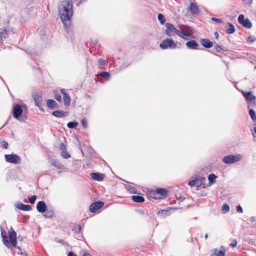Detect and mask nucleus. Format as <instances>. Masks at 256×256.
Wrapping results in <instances>:
<instances>
[{"label": "nucleus", "mask_w": 256, "mask_h": 256, "mask_svg": "<svg viewBox=\"0 0 256 256\" xmlns=\"http://www.w3.org/2000/svg\"><path fill=\"white\" fill-rule=\"evenodd\" d=\"M182 26V30H184L186 32V31L190 30V26H186V25H182V26Z\"/></svg>", "instance_id": "a18cd8bd"}, {"label": "nucleus", "mask_w": 256, "mask_h": 256, "mask_svg": "<svg viewBox=\"0 0 256 256\" xmlns=\"http://www.w3.org/2000/svg\"><path fill=\"white\" fill-rule=\"evenodd\" d=\"M160 47L162 50H166L168 48L174 49L176 47V44L174 40L171 38H166L160 44Z\"/></svg>", "instance_id": "7ed1b4c3"}, {"label": "nucleus", "mask_w": 256, "mask_h": 256, "mask_svg": "<svg viewBox=\"0 0 256 256\" xmlns=\"http://www.w3.org/2000/svg\"><path fill=\"white\" fill-rule=\"evenodd\" d=\"M236 210L238 212L240 213H242L243 212L242 208V206H237Z\"/></svg>", "instance_id": "3c124183"}, {"label": "nucleus", "mask_w": 256, "mask_h": 256, "mask_svg": "<svg viewBox=\"0 0 256 256\" xmlns=\"http://www.w3.org/2000/svg\"><path fill=\"white\" fill-rule=\"evenodd\" d=\"M252 134H253L254 138H255V140H256V124L255 125V126L254 127V128L253 130Z\"/></svg>", "instance_id": "864d4df0"}, {"label": "nucleus", "mask_w": 256, "mask_h": 256, "mask_svg": "<svg viewBox=\"0 0 256 256\" xmlns=\"http://www.w3.org/2000/svg\"><path fill=\"white\" fill-rule=\"evenodd\" d=\"M200 42L202 45L206 48H210L213 46V43L206 38L202 39Z\"/></svg>", "instance_id": "aec40b11"}, {"label": "nucleus", "mask_w": 256, "mask_h": 256, "mask_svg": "<svg viewBox=\"0 0 256 256\" xmlns=\"http://www.w3.org/2000/svg\"><path fill=\"white\" fill-rule=\"evenodd\" d=\"M242 158V156L241 154H230L224 156L223 158V162L226 164H232L240 161Z\"/></svg>", "instance_id": "20e7f679"}, {"label": "nucleus", "mask_w": 256, "mask_h": 256, "mask_svg": "<svg viewBox=\"0 0 256 256\" xmlns=\"http://www.w3.org/2000/svg\"><path fill=\"white\" fill-rule=\"evenodd\" d=\"M9 238L11 246L16 248L17 244L16 234L12 228H10V231H9Z\"/></svg>", "instance_id": "9b49d317"}, {"label": "nucleus", "mask_w": 256, "mask_h": 256, "mask_svg": "<svg viewBox=\"0 0 256 256\" xmlns=\"http://www.w3.org/2000/svg\"><path fill=\"white\" fill-rule=\"evenodd\" d=\"M60 92L63 94V96H64V94H67L66 92V90H65L64 89H61L60 90Z\"/></svg>", "instance_id": "bf43d9fd"}, {"label": "nucleus", "mask_w": 256, "mask_h": 256, "mask_svg": "<svg viewBox=\"0 0 256 256\" xmlns=\"http://www.w3.org/2000/svg\"><path fill=\"white\" fill-rule=\"evenodd\" d=\"M58 10L60 19L66 28H68L73 14L72 4L70 0H62L58 6Z\"/></svg>", "instance_id": "f257e3e1"}, {"label": "nucleus", "mask_w": 256, "mask_h": 256, "mask_svg": "<svg viewBox=\"0 0 256 256\" xmlns=\"http://www.w3.org/2000/svg\"><path fill=\"white\" fill-rule=\"evenodd\" d=\"M36 210L39 212L43 213L46 210V205L44 201H40L36 205Z\"/></svg>", "instance_id": "dca6fc26"}, {"label": "nucleus", "mask_w": 256, "mask_h": 256, "mask_svg": "<svg viewBox=\"0 0 256 256\" xmlns=\"http://www.w3.org/2000/svg\"><path fill=\"white\" fill-rule=\"evenodd\" d=\"M91 177L92 179L96 181H101L104 178V174L100 173L92 172L90 174Z\"/></svg>", "instance_id": "a211bd4d"}, {"label": "nucleus", "mask_w": 256, "mask_h": 256, "mask_svg": "<svg viewBox=\"0 0 256 256\" xmlns=\"http://www.w3.org/2000/svg\"><path fill=\"white\" fill-rule=\"evenodd\" d=\"M104 205V203L102 202L98 201L92 203L90 206L89 210L92 212H95L98 210L102 207Z\"/></svg>", "instance_id": "f8f14e48"}, {"label": "nucleus", "mask_w": 256, "mask_h": 256, "mask_svg": "<svg viewBox=\"0 0 256 256\" xmlns=\"http://www.w3.org/2000/svg\"><path fill=\"white\" fill-rule=\"evenodd\" d=\"M83 256H91L87 252H84L83 254Z\"/></svg>", "instance_id": "680f3d73"}, {"label": "nucleus", "mask_w": 256, "mask_h": 256, "mask_svg": "<svg viewBox=\"0 0 256 256\" xmlns=\"http://www.w3.org/2000/svg\"><path fill=\"white\" fill-rule=\"evenodd\" d=\"M46 104L48 108H53V109L56 108V106H58L56 102L53 100H47Z\"/></svg>", "instance_id": "a878e982"}, {"label": "nucleus", "mask_w": 256, "mask_h": 256, "mask_svg": "<svg viewBox=\"0 0 256 256\" xmlns=\"http://www.w3.org/2000/svg\"><path fill=\"white\" fill-rule=\"evenodd\" d=\"M246 100L249 104L248 108L256 105V96L252 95L250 92H242Z\"/></svg>", "instance_id": "1a4fd4ad"}, {"label": "nucleus", "mask_w": 256, "mask_h": 256, "mask_svg": "<svg viewBox=\"0 0 256 256\" xmlns=\"http://www.w3.org/2000/svg\"><path fill=\"white\" fill-rule=\"evenodd\" d=\"M249 114L250 115V118L253 120H256V114L254 110L250 109L249 110Z\"/></svg>", "instance_id": "c9c22d12"}, {"label": "nucleus", "mask_w": 256, "mask_h": 256, "mask_svg": "<svg viewBox=\"0 0 256 256\" xmlns=\"http://www.w3.org/2000/svg\"><path fill=\"white\" fill-rule=\"evenodd\" d=\"M211 20H212V21L215 22H218V23H222V20L220 19V18H211Z\"/></svg>", "instance_id": "de8ad7c7"}, {"label": "nucleus", "mask_w": 256, "mask_h": 256, "mask_svg": "<svg viewBox=\"0 0 256 256\" xmlns=\"http://www.w3.org/2000/svg\"><path fill=\"white\" fill-rule=\"evenodd\" d=\"M16 206L17 208L24 211H30L32 210V206L30 205L24 204L21 202L17 204Z\"/></svg>", "instance_id": "f3484780"}, {"label": "nucleus", "mask_w": 256, "mask_h": 256, "mask_svg": "<svg viewBox=\"0 0 256 256\" xmlns=\"http://www.w3.org/2000/svg\"><path fill=\"white\" fill-rule=\"evenodd\" d=\"M8 36V31L6 30L0 28V44Z\"/></svg>", "instance_id": "4be33fe9"}, {"label": "nucleus", "mask_w": 256, "mask_h": 256, "mask_svg": "<svg viewBox=\"0 0 256 256\" xmlns=\"http://www.w3.org/2000/svg\"><path fill=\"white\" fill-rule=\"evenodd\" d=\"M238 21L240 24L246 28H250L252 26V24L248 18L244 19V14L239 15Z\"/></svg>", "instance_id": "9d476101"}, {"label": "nucleus", "mask_w": 256, "mask_h": 256, "mask_svg": "<svg viewBox=\"0 0 256 256\" xmlns=\"http://www.w3.org/2000/svg\"><path fill=\"white\" fill-rule=\"evenodd\" d=\"M256 40V38L254 36H250L247 38L248 42H252Z\"/></svg>", "instance_id": "37998d69"}, {"label": "nucleus", "mask_w": 256, "mask_h": 256, "mask_svg": "<svg viewBox=\"0 0 256 256\" xmlns=\"http://www.w3.org/2000/svg\"><path fill=\"white\" fill-rule=\"evenodd\" d=\"M82 126H83L84 128H86L87 127V122H86V121L85 120L82 119Z\"/></svg>", "instance_id": "8fccbe9b"}, {"label": "nucleus", "mask_w": 256, "mask_h": 256, "mask_svg": "<svg viewBox=\"0 0 256 256\" xmlns=\"http://www.w3.org/2000/svg\"><path fill=\"white\" fill-rule=\"evenodd\" d=\"M54 98L59 102L62 100V97L60 94L58 93L55 94Z\"/></svg>", "instance_id": "c03bdc74"}, {"label": "nucleus", "mask_w": 256, "mask_h": 256, "mask_svg": "<svg viewBox=\"0 0 256 256\" xmlns=\"http://www.w3.org/2000/svg\"><path fill=\"white\" fill-rule=\"evenodd\" d=\"M204 237H205L206 239L208 237V234H206Z\"/></svg>", "instance_id": "69168bd1"}, {"label": "nucleus", "mask_w": 256, "mask_h": 256, "mask_svg": "<svg viewBox=\"0 0 256 256\" xmlns=\"http://www.w3.org/2000/svg\"><path fill=\"white\" fill-rule=\"evenodd\" d=\"M230 210V206L227 204H224L222 207V210L223 213H226L228 212Z\"/></svg>", "instance_id": "e433bc0d"}, {"label": "nucleus", "mask_w": 256, "mask_h": 256, "mask_svg": "<svg viewBox=\"0 0 256 256\" xmlns=\"http://www.w3.org/2000/svg\"><path fill=\"white\" fill-rule=\"evenodd\" d=\"M132 200L136 202H142L144 201V198L140 196H132Z\"/></svg>", "instance_id": "bb28decb"}, {"label": "nucleus", "mask_w": 256, "mask_h": 256, "mask_svg": "<svg viewBox=\"0 0 256 256\" xmlns=\"http://www.w3.org/2000/svg\"><path fill=\"white\" fill-rule=\"evenodd\" d=\"M206 179L204 178H195L194 180L190 181L188 183V185L190 186H196L202 188H206L205 182Z\"/></svg>", "instance_id": "39448f33"}, {"label": "nucleus", "mask_w": 256, "mask_h": 256, "mask_svg": "<svg viewBox=\"0 0 256 256\" xmlns=\"http://www.w3.org/2000/svg\"><path fill=\"white\" fill-rule=\"evenodd\" d=\"M236 244H237V242H236V240H232V242L230 243V246L234 248V247H235V246H236Z\"/></svg>", "instance_id": "603ef678"}, {"label": "nucleus", "mask_w": 256, "mask_h": 256, "mask_svg": "<svg viewBox=\"0 0 256 256\" xmlns=\"http://www.w3.org/2000/svg\"><path fill=\"white\" fill-rule=\"evenodd\" d=\"M62 156L64 158H70V155L66 151L62 152Z\"/></svg>", "instance_id": "58836bf2"}, {"label": "nucleus", "mask_w": 256, "mask_h": 256, "mask_svg": "<svg viewBox=\"0 0 256 256\" xmlns=\"http://www.w3.org/2000/svg\"><path fill=\"white\" fill-rule=\"evenodd\" d=\"M98 64L101 66H104L106 64V60H102V59H98Z\"/></svg>", "instance_id": "79ce46f5"}, {"label": "nucleus", "mask_w": 256, "mask_h": 256, "mask_svg": "<svg viewBox=\"0 0 256 256\" xmlns=\"http://www.w3.org/2000/svg\"><path fill=\"white\" fill-rule=\"evenodd\" d=\"M80 229H81L80 226H79V231L80 230Z\"/></svg>", "instance_id": "338daca9"}, {"label": "nucleus", "mask_w": 256, "mask_h": 256, "mask_svg": "<svg viewBox=\"0 0 256 256\" xmlns=\"http://www.w3.org/2000/svg\"><path fill=\"white\" fill-rule=\"evenodd\" d=\"M4 158L6 162L12 164H18L20 162V158L16 154H5Z\"/></svg>", "instance_id": "423d86ee"}, {"label": "nucleus", "mask_w": 256, "mask_h": 256, "mask_svg": "<svg viewBox=\"0 0 256 256\" xmlns=\"http://www.w3.org/2000/svg\"><path fill=\"white\" fill-rule=\"evenodd\" d=\"M137 212L141 215L144 214V211L142 210H137Z\"/></svg>", "instance_id": "5fc2aeb1"}, {"label": "nucleus", "mask_w": 256, "mask_h": 256, "mask_svg": "<svg viewBox=\"0 0 256 256\" xmlns=\"http://www.w3.org/2000/svg\"><path fill=\"white\" fill-rule=\"evenodd\" d=\"M166 34L168 36H174L176 34H178L179 30L176 29L173 24L170 23L166 24Z\"/></svg>", "instance_id": "0eeeda50"}, {"label": "nucleus", "mask_w": 256, "mask_h": 256, "mask_svg": "<svg viewBox=\"0 0 256 256\" xmlns=\"http://www.w3.org/2000/svg\"><path fill=\"white\" fill-rule=\"evenodd\" d=\"M250 220L252 222H254L256 220V218L254 216H251L250 218Z\"/></svg>", "instance_id": "13d9d810"}, {"label": "nucleus", "mask_w": 256, "mask_h": 256, "mask_svg": "<svg viewBox=\"0 0 256 256\" xmlns=\"http://www.w3.org/2000/svg\"><path fill=\"white\" fill-rule=\"evenodd\" d=\"M245 4H250L252 2V0H244Z\"/></svg>", "instance_id": "4d7b16f0"}, {"label": "nucleus", "mask_w": 256, "mask_h": 256, "mask_svg": "<svg viewBox=\"0 0 256 256\" xmlns=\"http://www.w3.org/2000/svg\"><path fill=\"white\" fill-rule=\"evenodd\" d=\"M189 10L190 12L193 14H196L200 13L198 7L194 3H190L189 6Z\"/></svg>", "instance_id": "6ab92c4d"}, {"label": "nucleus", "mask_w": 256, "mask_h": 256, "mask_svg": "<svg viewBox=\"0 0 256 256\" xmlns=\"http://www.w3.org/2000/svg\"><path fill=\"white\" fill-rule=\"evenodd\" d=\"M40 108V110H44V109H41V108Z\"/></svg>", "instance_id": "774afa93"}, {"label": "nucleus", "mask_w": 256, "mask_h": 256, "mask_svg": "<svg viewBox=\"0 0 256 256\" xmlns=\"http://www.w3.org/2000/svg\"><path fill=\"white\" fill-rule=\"evenodd\" d=\"M60 150L62 152L66 151V146L62 143L60 145Z\"/></svg>", "instance_id": "09e8293b"}, {"label": "nucleus", "mask_w": 256, "mask_h": 256, "mask_svg": "<svg viewBox=\"0 0 256 256\" xmlns=\"http://www.w3.org/2000/svg\"><path fill=\"white\" fill-rule=\"evenodd\" d=\"M52 115L57 118H64L66 116V112L61 110L54 111L52 113Z\"/></svg>", "instance_id": "cd10ccee"}, {"label": "nucleus", "mask_w": 256, "mask_h": 256, "mask_svg": "<svg viewBox=\"0 0 256 256\" xmlns=\"http://www.w3.org/2000/svg\"><path fill=\"white\" fill-rule=\"evenodd\" d=\"M226 32L228 34H233L235 32L234 26L230 23H228L226 27Z\"/></svg>", "instance_id": "393cba45"}, {"label": "nucleus", "mask_w": 256, "mask_h": 256, "mask_svg": "<svg viewBox=\"0 0 256 256\" xmlns=\"http://www.w3.org/2000/svg\"><path fill=\"white\" fill-rule=\"evenodd\" d=\"M36 196H30L29 198V202L30 203V204H33L34 202L36 201Z\"/></svg>", "instance_id": "a19ab883"}, {"label": "nucleus", "mask_w": 256, "mask_h": 256, "mask_svg": "<svg viewBox=\"0 0 256 256\" xmlns=\"http://www.w3.org/2000/svg\"><path fill=\"white\" fill-rule=\"evenodd\" d=\"M22 120H24L26 118V116H22Z\"/></svg>", "instance_id": "e2e57ef3"}, {"label": "nucleus", "mask_w": 256, "mask_h": 256, "mask_svg": "<svg viewBox=\"0 0 256 256\" xmlns=\"http://www.w3.org/2000/svg\"><path fill=\"white\" fill-rule=\"evenodd\" d=\"M100 76L102 78H109L110 77V74L108 72H102L100 74Z\"/></svg>", "instance_id": "4c0bfd02"}, {"label": "nucleus", "mask_w": 256, "mask_h": 256, "mask_svg": "<svg viewBox=\"0 0 256 256\" xmlns=\"http://www.w3.org/2000/svg\"><path fill=\"white\" fill-rule=\"evenodd\" d=\"M22 107L24 108H26V106L25 104L22 105V106L18 104H16L14 106L13 108V116L14 118H16L17 120H20V118L22 114Z\"/></svg>", "instance_id": "6e6552de"}, {"label": "nucleus", "mask_w": 256, "mask_h": 256, "mask_svg": "<svg viewBox=\"0 0 256 256\" xmlns=\"http://www.w3.org/2000/svg\"><path fill=\"white\" fill-rule=\"evenodd\" d=\"M2 146H3L4 148V149H7L8 148V143L5 141V140H3L2 142Z\"/></svg>", "instance_id": "49530a36"}, {"label": "nucleus", "mask_w": 256, "mask_h": 256, "mask_svg": "<svg viewBox=\"0 0 256 256\" xmlns=\"http://www.w3.org/2000/svg\"><path fill=\"white\" fill-rule=\"evenodd\" d=\"M32 96L36 105L39 108H40L42 106V94L37 92H34Z\"/></svg>", "instance_id": "ddd939ff"}, {"label": "nucleus", "mask_w": 256, "mask_h": 256, "mask_svg": "<svg viewBox=\"0 0 256 256\" xmlns=\"http://www.w3.org/2000/svg\"><path fill=\"white\" fill-rule=\"evenodd\" d=\"M168 211L166 210H160L158 212V216L162 217H165L168 215Z\"/></svg>", "instance_id": "473e14b6"}, {"label": "nucleus", "mask_w": 256, "mask_h": 256, "mask_svg": "<svg viewBox=\"0 0 256 256\" xmlns=\"http://www.w3.org/2000/svg\"><path fill=\"white\" fill-rule=\"evenodd\" d=\"M214 48L216 50V52H220L222 50L220 46H218V44L216 43V44L214 46Z\"/></svg>", "instance_id": "ea45409f"}, {"label": "nucleus", "mask_w": 256, "mask_h": 256, "mask_svg": "<svg viewBox=\"0 0 256 256\" xmlns=\"http://www.w3.org/2000/svg\"><path fill=\"white\" fill-rule=\"evenodd\" d=\"M68 256H77V255L74 252H70L68 253Z\"/></svg>", "instance_id": "6e6d98bb"}, {"label": "nucleus", "mask_w": 256, "mask_h": 256, "mask_svg": "<svg viewBox=\"0 0 256 256\" xmlns=\"http://www.w3.org/2000/svg\"><path fill=\"white\" fill-rule=\"evenodd\" d=\"M214 34H215V36H216V38H218V32H216L214 33Z\"/></svg>", "instance_id": "0e129e2a"}, {"label": "nucleus", "mask_w": 256, "mask_h": 256, "mask_svg": "<svg viewBox=\"0 0 256 256\" xmlns=\"http://www.w3.org/2000/svg\"><path fill=\"white\" fill-rule=\"evenodd\" d=\"M216 176L214 174H210L208 176V179L210 182V184H212L216 182Z\"/></svg>", "instance_id": "c756f323"}, {"label": "nucleus", "mask_w": 256, "mask_h": 256, "mask_svg": "<svg viewBox=\"0 0 256 256\" xmlns=\"http://www.w3.org/2000/svg\"><path fill=\"white\" fill-rule=\"evenodd\" d=\"M222 250L218 249H214L213 254L212 256H224L225 251L223 247L220 248Z\"/></svg>", "instance_id": "5701e85b"}, {"label": "nucleus", "mask_w": 256, "mask_h": 256, "mask_svg": "<svg viewBox=\"0 0 256 256\" xmlns=\"http://www.w3.org/2000/svg\"><path fill=\"white\" fill-rule=\"evenodd\" d=\"M186 46L190 49L195 50L198 46V44L196 42V41L194 40H191L186 42Z\"/></svg>", "instance_id": "412c9836"}, {"label": "nucleus", "mask_w": 256, "mask_h": 256, "mask_svg": "<svg viewBox=\"0 0 256 256\" xmlns=\"http://www.w3.org/2000/svg\"><path fill=\"white\" fill-rule=\"evenodd\" d=\"M126 189L130 193L138 194L137 190L130 185L126 186Z\"/></svg>", "instance_id": "72a5a7b5"}, {"label": "nucleus", "mask_w": 256, "mask_h": 256, "mask_svg": "<svg viewBox=\"0 0 256 256\" xmlns=\"http://www.w3.org/2000/svg\"><path fill=\"white\" fill-rule=\"evenodd\" d=\"M52 166H54L56 168L59 170H64V165L62 164L59 161L56 160H52Z\"/></svg>", "instance_id": "b1692460"}, {"label": "nucleus", "mask_w": 256, "mask_h": 256, "mask_svg": "<svg viewBox=\"0 0 256 256\" xmlns=\"http://www.w3.org/2000/svg\"><path fill=\"white\" fill-rule=\"evenodd\" d=\"M64 104L66 106H70V98L68 94H64Z\"/></svg>", "instance_id": "c85d7f7f"}, {"label": "nucleus", "mask_w": 256, "mask_h": 256, "mask_svg": "<svg viewBox=\"0 0 256 256\" xmlns=\"http://www.w3.org/2000/svg\"><path fill=\"white\" fill-rule=\"evenodd\" d=\"M185 199V198L184 197H180L179 200H180V202L183 201Z\"/></svg>", "instance_id": "052dcab7"}, {"label": "nucleus", "mask_w": 256, "mask_h": 256, "mask_svg": "<svg viewBox=\"0 0 256 256\" xmlns=\"http://www.w3.org/2000/svg\"><path fill=\"white\" fill-rule=\"evenodd\" d=\"M46 212L44 216L46 218H52L54 215V212L53 210H47L46 211Z\"/></svg>", "instance_id": "2f4dec72"}, {"label": "nucleus", "mask_w": 256, "mask_h": 256, "mask_svg": "<svg viewBox=\"0 0 256 256\" xmlns=\"http://www.w3.org/2000/svg\"><path fill=\"white\" fill-rule=\"evenodd\" d=\"M158 18L161 24H164L166 22V19L162 14H159L158 16Z\"/></svg>", "instance_id": "f704fd0d"}, {"label": "nucleus", "mask_w": 256, "mask_h": 256, "mask_svg": "<svg viewBox=\"0 0 256 256\" xmlns=\"http://www.w3.org/2000/svg\"><path fill=\"white\" fill-rule=\"evenodd\" d=\"M150 195L151 198L158 200L166 198L168 195V190L163 188H158L150 192Z\"/></svg>", "instance_id": "f03ea898"}, {"label": "nucleus", "mask_w": 256, "mask_h": 256, "mask_svg": "<svg viewBox=\"0 0 256 256\" xmlns=\"http://www.w3.org/2000/svg\"><path fill=\"white\" fill-rule=\"evenodd\" d=\"M78 124V122H70L68 123L67 126L69 128H76Z\"/></svg>", "instance_id": "7c9ffc66"}, {"label": "nucleus", "mask_w": 256, "mask_h": 256, "mask_svg": "<svg viewBox=\"0 0 256 256\" xmlns=\"http://www.w3.org/2000/svg\"><path fill=\"white\" fill-rule=\"evenodd\" d=\"M177 35L186 40H188L192 36V34L188 33L185 32L184 30H182V26L180 27V30Z\"/></svg>", "instance_id": "4468645a"}, {"label": "nucleus", "mask_w": 256, "mask_h": 256, "mask_svg": "<svg viewBox=\"0 0 256 256\" xmlns=\"http://www.w3.org/2000/svg\"><path fill=\"white\" fill-rule=\"evenodd\" d=\"M0 231H1V236L2 238V241L4 244L8 248H11V246L8 242V240L7 239V234L6 232L2 229V226H0Z\"/></svg>", "instance_id": "2eb2a0df"}]
</instances>
